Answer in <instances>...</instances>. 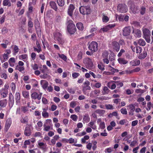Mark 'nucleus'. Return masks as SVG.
<instances>
[{"label":"nucleus","instance_id":"nucleus-1","mask_svg":"<svg viewBox=\"0 0 153 153\" xmlns=\"http://www.w3.org/2000/svg\"><path fill=\"white\" fill-rule=\"evenodd\" d=\"M67 30L68 32L71 34H73L75 32L76 28L73 22L71 20L68 21Z\"/></svg>","mask_w":153,"mask_h":153},{"label":"nucleus","instance_id":"nucleus-2","mask_svg":"<svg viewBox=\"0 0 153 153\" xmlns=\"http://www.w3.org/2000/svg\"><path fill=\"white\" fill-rule=\"evenodd\" d=\"M54 39L58 42L61 44L64 43V40L62 37V34L58 32H56L54 33Z\"/></svg>","mask_w":153,"mask_h":153},{"label":"nucleus","instance_id":"nucleus-3","mask_svg":"<svg viewBox=\"0 0 153 153\" xmlns=\"http://www.w3.org/2000/svg\"><path fill=\"white\" fill-rule=\"evenodd\" d=\"M80 13L83 14H89L90 13V7L88 6H81L79 8Z\"/></svg>","mask_w":153,"mask_h":153},{"label":"nucleus","instance_id":"nucleus-4","mask_svg":"<svg viewBox=\"0 0 153 153\" xmlns=\"http://www.w3.org/2000/svg\"><path fill=\"white\" fill-rule=\"evenodd\" d=\"M98 44L95 42L92 41L89 44L88 48L91 51L94 52L97 51L98 50Z\"/></svg>","mask_w":153,"mask_h":153},{"label":"nucleus","instance_id":"nucleus-5","mask_svg":"<svg viewBox=\"0 0 153 153\" xmlns=\"http://www.w3.org/2000/svg\"><path fill=\"white\" fill-rule=\"evenodd\" d=\"M83 63L88 69L91 68L93 66V62L91 59L89 58H86L84 59Z\"/></svg>","mask_w":153,"mask_h":153},{"label":"nucleus","instance_id":"nucleus-6","mask_svg":"<svg viewBox=\"0 0 153 153\" xmlns=\"http://www.w3.org/2000/svg\"><path fill=\"white\" fill-rule=\"evenodd\" d=\"M117 10L121 13H126L128 11V8L125 4H120L117 6Z\"/></svg>","mask_w":153,"mask_h":153},{"label":"nucleus","instance_id":"nucleus-7","mask_svg":"<svg viewBox=\"0 0 153 153\" xmlns=\"http://www.w3.org/2000/svg\"><path fill=\"white\" fill-rule=\"evenodd\" d=\"M42 95V93L38 94L36 92H34L31 94V96L32 99L35 100L37 99L38 100H40L41 98Z\"/></svg>","mask_w":153,"mask_h":153},{"label":"nucleus","instance_id":"nucleus-8","mask_svg":"<svg viewBox=\"0 0 153 153\" xmlns=\"http://www.w3.org/2000/svg\"><path fill=\"white\" fill-rule=\"evenodd\" d=\"M75 8V7L73 4H70L69 6L68 10V13L70 16H72Z\"/></svg>","mask_w":153,"mask_h":153},{"label":"nucleus","instance_id":"nucleus-9","mask_svg":"<svg viewBox=\"0 0 153 153\" xmlns=\"http://www.w3.org/2000/svg\"><path fill=\"white\" fill-rule=\"evenodd\" d=\"M123 35L124 36L129 35L131 32V28L128 26L125 27L123 30Z\"/></svg>","mask_w":153,"mask_h":153},{"label":"nucleus","instance_id":"nucleus-10","mask_svg":"<svg viewBox=\"0 0 153 153\" xmlns=\"http://www.w3.org/2000/svg\"><path fill=\"white\" fill-rule=\"evenodd\" d=\"M131 11L134 14L138 13L139 12V7L135 5H132L131 8Z\"/></svg>","mask_w":153,"mask_h":153},{"label":"nucleus","instance_id":"nucleus-11","mask_svg":"<svg viewBox=\"0 0 153 153\" xmlns=\"http://www.w3.org/2000/svg\"><path fill=\"white\" fill-rule=\"evenodd\" d=\"M112 47L116 51H118L120 50V46L119 44L116 41H114L112 43Z\"/></svg>","mask_w":153,"mask_h":153},{"label":"nucleus","instance_id":"nucleus-12","mask_svg":"<svg viewBox=\"0 0 153 153\" xmlns=\"http://www.w3.org/2000/svg\"><path fill=\"white\" fill-rule=\"evenodd\" d=\"M115 26V25L114 24H109L105 26L102 28H101V29H102L104 32H107L110 30L112 28L114 27Z\"/></svg>","mask_w":153,"mask_h":153},{"label":"nucleus","instance_id":"nucleus-13","mask_svg":"<svg viewBox=\"0 0 153 153\" xmlns=\"http://www.w3.org/2000/svg\"><path fill=\"white\" fill-rule=\"evenodd\" d=\"M11 119L10 118H8L6 121L5 125V129L6 130V131L7 130L10 128L11 124Z\"/></svg>","mask_w":153,"mask_h":153},{"label":"nucleus","instance_id":"nucleus-14","mask_svg":"<svg viewBox=\"0 0 153 153\" xmlns=\"http://www.w3.org/2000/svg\"><path fill=\"white\" fill-rule=\"evenodd\" d=\"M38 147L43 150L45 152L46 150V145L43 142H39L38 143Z\"/></svg>","mask_w":153,"mask_h":153},{"label":"nucleus","instance_id":"nucleus-15","mask_svg":"<svg viewBox=\"0 0 153 153\" xmlns=\"http://www.w3.org/2000/svg\"><path fill=\"white\" fill-rule=\"evenodd\" d=\"M31 133V130L29 127H25L24 131V134L27 136H30Z\"/></svg>","mask_w":153,"mask_h":153},{"label":"nucleus","instance_id":"nucleus-16","mask_svg":"<svg viewBox=\"0 0 153 153\" xmlns=\"http://www.w3.org/2000/svg\"><path fill=\"white\" fill-rule=\"evenodd\" d=\"M14 103V97L13 95L9 96V105L10 108H12Z\"/></svg>","mask_w":153,"mask_h":153},{"label":"nucleus","instance_id":"nucleus-17","mask_svg":"<svg viewBox=\"0 0 153 153\" xmlns=\"http://www.w3.org/2000/svg\"><path fill=\"white\" fill-rule=\"evenodd\" d=\"M40 84L44 89H46L48 85V82L44 80H42L41 81Z\"/></svg>","mask_w":153,"mask_h":153},{"label":"nucleus","instance_id":"nucleus-18","mask_svg":"<svg viewBox=\"0 0 153 153\" xmlns=\"http://www.w3.org/2000/svg\"><path fill=\"white\" fill-rule=\"evenodd\" d=\"M50 5L51 7L55 10L57 11L58 10V8L55 2L53 1H51L50 2Z\"/></svg>","mask_w":153,"mask_h":153},{"label":"nucleus","instance_id":"nucleus-19","mask_svg":"<svg viewBox=\"0 0 153 153\" xmlns=\"http://www.w3.org/2000/svg\"><path fill=\"white\" fill-rule=\"evenodd\" d=\"M41 72L43 74H47L49 71L48 68L45 65H43L42 68L41 69Z\"/></svg>","mask_w":153,"mask_h":153},{"label":"nucleus","instance_id":"nucleus-20","mask_svg":"<svg viewBox=\"0 0 153 153\" xmlns=\"http://www.w3.org/2000/svg\"><path fill=\"white\" fill-rule=\"evenodd\" d=\"M90 120V117L89 115L86 114L83 115V122H85L86 123L88 122Z\"/></svg>","mask_w":153,"mask_h":153},{"label":"nucleus","instance_id":"nucleus-21","mask_svg":"<svg viewBox=\"0 0 153 153\" xmlns=\"http://www.w3.org/2000/svg\"><path fill=\"white\" fill-rule=\"evenodd\" d=\"M15 99L17 103H19L20 102V95L19 93L16 92L15 94Z\"/></svg>","mask_w":153,"mask_h":153},{"label":"nucleus","instance_id":"nucleus-22","mask_svg":"<svg viewBox=\"0 0 153 153\" xmlns=\"http://www.w3.org/2000/svg\"><path fill=\"white\" fill-rule=\"evenodd\" d=\"M143 32L144 36H150V32L148 29L146 28L143 29Z\"/></svg>","mask_w":153,"mask_h":153},{"label":"nucleus","instance_id":"nucleus-23","mask_svg":"<svg viewBox=\"0 0 153 153\" xmlns=\"http://www.w3.org/2000/svg\"><path fill=\"white\" fill-rule=\"evenodd\" d=\"M76 26L78 29L82 31L84 29L83 24L81 22H79L76 24Z\"/></svg>","mask_w":153,"mask_h":153},{"label":"nucleus","instance_id":"nucleus-24","mask_svg":"<svg viewBox=\"0 0 153 153\" xmlns=\"http://www.w3.org/2000/svg\"><path fill=\"white\" fill-rule=\"evenodd\" d=\"M119 63L122 65H125L127 64L128 62L123 58H120L118 59Z\"/></svg>","mask_w":153,"mask_h":153},{"label":"nucleus","instance_id":"nucleus-25","mask_svg":"<svg viewBox=\"0 0 153 153\" xmlns=\"http://www.w3.org/2000/svg\"><path fill=\"white\" fill-rule=\"evenodd\" d=\"M23 96L26 98L29 99V93L28 91H24L22 92Z\"/></svg>","mask_w":153,"mask_h":153},{"label":"nucleus","instance_id":"nucleus-26","mask_svg":"<svg viewBox=\"0 0 153 153\" xmlns=\"http://www.w3.org/2000/svg\"><path fill=\"white\" fill-rule=\"evenodd\" d=\"M102 90L103 91H102V93L103 95L108 94L110 91V90L106 86L104 87Z\"/></svg>","mask_w":153,"mask_h":153},{"label":"nucleus","instance_id":"nucleus-27","mask_svg":"<svg viewBox=\"0 0 153 153\" xmlns=\"http://www.w3.org/2000/svg\"><path fill=\"white\" fill-rule=\"evenodd\" d=\"M7 103V100H0V106L1 107H5Z\"/></svg>","mask_w":153,"mask_h":153},{"label":"nucleus","instance_id":"nucleus-28","mask_svg":"<svg viewBox=\"0 0 153 153\" xmlns=\"http://www.w3.org/2000/svg\"><path fill=\"white\" fill-rule=\"evenodd\" d=\"M50 126H53V125L52 123V120L50 119H48L45 121L43 125Z\"/></svg>","mask_w":153,"mask_h":153},{"label":"nucleus","instance_id":"nucleus-29","mask_svg":"<svg viewBox=\"0 0 153 153\" xmlns=\"http://www.w3.org/2000/svg\"><path fill=\"white\" fill-rule=\"evenodd\" d=\"M50 126H53V125L52 123V120L50 119H48L45 121L43 125Z\"/></svg>","mask_w":153,"mask_h":153},{"label":"nucleus","instance_id":"nucleus-30","mask_svg":"<svg viewBox=\"0 0 153 153\" xmlns=\"http://www.w3.org/2000/svg\"><path fill=\"white\" fill-rule=\"evenodd\" d=\"M147 53L146 51H143V53H141L139 56L138 58L140 59H144L147 56Z\"/></svg>","mask_w":153,"mask_h":153},{"label":"nucleus","instance_id":"nucleus-31","mask_svg":"<svg viewBox=\"0 0 153 153\" xmlns=\"http://www.w3.org/2000/svg\"><path fill=\"white\" fill-rule=\"evenodd\" d=\"M20 121L21 123H27L28 121L27 117L25 116L24 117H21Z\"/></svg>","mask_w":153,"mask_h":153},{"label":"nucleus","instance_id":"nucleus-32","mask_svg":"<svg viewBox=\"0 0 153 153\" xmlns=\"http://www.w3.org/2000/svg\"><path fill=\"white\" fill-rule=\"evenodd\" d=\"M139 11L141 15H143L146 13V8L144 6H142L140 7Z\"/></svg>","mask_w":153,"mask_h":153},{"label":"nucleus","instance_id":"nucleus-33","mask_svg":"<svg viewBox=\"0 0 153 153\" xmlns=\"http://www.w3.org/2000/svg\"><path fill=\"white\" fill-rule=\"evenodd\" d=\"M44 128L43 130L45 131H48L50 130H52L53 129V126H46L45 125H43Z\"/></svg>","mask_w":153,"mask_h":153},{"label":"nucleus","instance_id":"nucleus-34","mask_svg":"<svg viewBox=\"0 0 153 153\" xmlns=\"http://www.w3.org/2000/svg\"><path fill=\"white\" fill-rule=\"evenodd\" d=\"M95 122L94 121H91L88 124V126L91 127L92 129H95L97 128L96 126L94 124Z\"/></svg>","mask_w":153,"mask_h":153},{"label":"nucleus","instance_id":"nucleus-35","mask_svg":"<svg viewBox=\"0 0 153 153\" xmlns=\"http://www.w3.org/2000/svg\"><path fill=\"white\" fill-rule=\"evenodd\" d=\"M134 57V54L131 52L128 53L126 55V57L128 59H132Z\"/></svg>","mask_w":153,"mask_h":153},{"label":"nucleus","instance_id":"nucleus-36","mask_svg":"<svg viewBox=\"0 0 153 153\" xmlns=\"http://www.w3.org/2000/svg\"><path fill=\"white\" fill-rule=\"evenodd\" d=\"M90 137L88 135H85L83 138H82L81 139V143H86V140L89 139Z\"/></svg>","mask_w":153,"mask_h":153},{"label":"nucleus","instance_id":"nucleus-37","mask_svg":"<svg viewBox=\"0 0 153 153\" xmlns=\"http://www.w3.org/2000/svg\"><path fill=\"white\" fill-rule=\"evenodd\" d=\"M3 4L4 6L8 5L9 7H10L11 5V3L9 0H4Z\"/></svg>","mask_w":153,"mask_h":153},{"label":"nucleus","instance_id":"nucleus-38","mask_svg":"<svg viewBox=\"0 0 153 153\" xmlns=\"http://www.w3.org/2000/svg\"><path fill=\"white\" fill-rule=\"evenodd\" d=\"M134 34L137 37H140L141 36V31L137 29L135 30L134 31Z\"/></svg>","mask_w":153,"mask_h":153},{"label":"nucleus","instance_id":"nucleus-39","mask_svg":"<svg viewBox=\"0 0 153 153\" xmlns=\"http://www.w3.org/2000/svg\"><path fill=\"white\" fill-rule=\"evenodd\" d=\"M57 4L59 6L63 7L65 5V0H57Z\"/></svg>","mask_w":153,"mask_h":153},{"label":"nucleus","instance_id":"nucleus-40","mask_svg":"<svg viewBox=\"0 0 153 153\" xmlns=\"http://www.w3.org/2000/svg\"><path fill=\"white\" fill-rule=\"evenodd\" d=\"M138 44L142 46H144L145 45L146 42L144 40L142 39H140L138 41Z\"/></svg>","mask_w":153,"mask_h":153},{"label":"nucleus","instance_id":"nucleus-41","mask_svg":"<svg viewBox=\"0 0 153 153\" xmlns=\"http://www.w3.org/2000/svg\"><path fill=\"white\" fill-rule=\"evenodd\" d=\"M16 69L18 70L20 72H22L24 71L25 68L23 66L20 67L19 65H17L16 67Z\"/></svg>","mask_w":153,"mask_h":153},{"label":"nucleus","instance_id":"nucleus-42","mask_svg":"<svg viewBox=\"0 0 153 153\" xmlns=\"http://www.w3.org/2000/svg\"><path fill=\"white\" fill-rule=\"evenodd\" d=\"M70 118L73 121H74L75 122H76L77 120L78 117L76 115L74 114H73L71 115L70 116Z\"/></svg>","mask_w":153,"mask_h":153},{"label":"nucleus","instance_id":"nucleus-43","mask_svg":"<svg viewBox=\"0 0 153 153\" xmlns=\"http://www.w3.org/2000/svg\"><path fill=\"white\" fill-rule=\"evenodd\" d=\"M91 87L88 85L87 86H85L83 87L82 91L84 93H85L87 90H90Z\"/></svg>","mask_w":153,"mask_h":153},{"label":"nucleus","instance_id":"nucleus-44","mask_svg":"<svg viewBox=\"0 0 153 153\" xmlns=\"http://www.w3.org/2000/svg\"><path fill=\"white\" fill-rule=\"evenodd\" d=\"M21 110L23 113H25L28 111V108L26 106H22L21 107Z\"/></svg>","mask_w":153,"mask_h":153},{"label":"nucleus","instance_id":"nucleus-45","mask_svg":"<svg viewBox=\"0 0 153 153\" xmlns=\"http://www.w3.org/2000/svg\"><path fill=\"white\" fill-rule=\"evenodd\" d=\"M128 107H129L131 111H134L135 109V107L133 104L129 105Z\"/></svg>","mask_w":153,"mask_h":153},{"label":"nucleus","instance_id":"nucleus-46","mask_svg":"<svg viewBox=\"0 0 153 153\" xmlns=\"http://www.w3.org/2000/svg\"><path fill=\"white\" fill-rule=\"evenodd\" d=\"M145 91V90H143L140 89H136L135 91V92L137 94L140 93L142 94Z\"/></svg>","mask_w":153,"mask_h":153},{"label":"nucleus","instance_id":"nucleus-47","mask_svg":"<svg viewBox=\"0 0 153 153\" xmlns=\"http://www.w3.org/2000/svg\"><path fill=\"white\" fill-rule=\"evenodd\" d=\"M7 91L5 90H4V91L1 94V95L2 96V98H4L7 96Z\"/></svg>","mask_w":153,"mask_h":153},{"label":"nucleus","instance_id":"nucleus-48","mask_svg":"<svg viewBox=\"0 0 153 153\" xmlns=\"http://www.w3.org/2000/svg\"><path fill=\"white\" fill-rule=\"evenodd\" d=\"M100 90H94V91H91V93L90 94V95L91 97V96H92L91 94H93V93H94V94L95 95H96V94H100Z\"/></svg>","mask_w":153,"mask_h":153},{"label":"nucleus","instance_id":"nucleus-49","mask_svg":"<svg viewBox=\"0 0 153 153\" xmlns=\"http://www.w3.org/2000/svg\"><path fill=\"white\" fill-rule=\"evenodd\" d=\"M121 113L123 114L126 115L127 114V111L125 108H122L120 109Z\"/></svg>","mask_w":153,"mask_h":153},{"label":"nucleus","instance_id":"nucleus-50","mask_svg":"<svg viewBox=\"0 0 153 153\" xmlns=\"http://www.w3.org/2000/svg\"><path fill=\"white\" fill-rule=\"evenodd\" d=\"M102 21L104 22H107L109 21V18L107 16L103 15L102 17Z\"/></svg>","mask_w":153,"mask_h":153},{"label":"nucleus","instance_id":"nucleus-51","mask_svg":"<svg viewBox=\"0 0 153 153\" xmlns=\"http://www.w3.org/2000/svg\"><path fill=\"white\" fill-rule=\"evenodd\" d=\"M42 116L45 118H48L49 116V114L47 112H42Z\"/></svg>","mask_w":153,"mask_h":153},{"label":"nucleus","instance_id":"nucleus-52","mask_svg":"<svg viewBox=\"0 0 153 153\" xmlns=\"http://www.w3.org/2000/svg\"><path fill=\"white\" fill-rule=\"evenodd\" d=\"M140 70V68L139 67H137L136 68L133 69L131 71H130V73H131L132 72H137L139 71Z\"/></svg>","mask_w":153,"mask_h":153},{"label":"nucleus","instance_id":"nucleus-53","mask_svg":"<svg viewBox=\"0 0 153 153\" xmlns=\"http://www.w3.org/2000/svg\"><path fill=\"white\" fill-rule=\"evenodd\" d=\"M36 30L37 34L38 35H41V28L40 27H35Z\"/></svg>","mask_w":153,"mask_h":153},{"label":"nucleus","instance_id":"nucleus-54","mask_svg":"<svg viewBox=\"0 0 153 153\" xmlns=\"http://www.w3.org/2000/svg\"><path fill=\"white\" fill-rule=\"evenodd\" d=\"M142 51V49L140 47H136V52L137 53H140Z\"/></svg>","mask_w":153,"mask_h":153},{"label":"nucleus","instance_id":"nucleus-55","mask_svg":"<svg viewBox=\"0 0 153 153\" xmlns=\"http://www.w3.org/2000/svg\"><path fill=\"white\" fill-rule=\"evenodd\" d=\"M79 73L75 72L72 74V76L74 78H76L79 76Z\"/></svg>","mask_w":153,"mask_h":153},{"label":"nucleus","instance_id":"nucleus-56","mask_svg":"<svg viewBox=\"0 0 153 153\" xmlns=\"http://www.w3.org/2000/svg\"><path fill=\"white\" fill-rule=\"evenodd\" d=\"M115 82L117 83V88H120L123 86V84L122 82Z\"/></svg>","mask_w":153,"mask_h":153},{"label":"nucleus","instance_id":"nucleus-57","mask_svg":"<svg viewBox=\"0 0 153 153\" xmlns=\"http://www.w3.org/2000/svg\"><path fill=\"white\" fill-rule=\"evenodd\" d=\"M68 91L71 94H74L75 93V91L72 88H69L68 89Z\"/></svg>","mask_w":153,"mask_h":153},{"label":"nucleus","instance_id":"nucleus-58","mask_svg":"<svg viewBox=\"0 0 153 153\" xmlns=\"http://www.w3.org/2000/svg\"><path fill=\"white\" fill-rule=\"evenodd\" d=\"M108 53L107 51H105L103 52L102 54V57L104 58H108Z\"/></svg>","mask_w":153,"mask_h":153},{"label":"nucleus","instance_id":"nucleus-59","mask_svg":"<svg viewBox=\"0 0 153 153\" xmlns=\"http://www.w3.org/2000/svg\"><path fill=\"white\" fill-rule=\"evenodd\" d=\"M34 24L35 27H40V24L38 20H35V21Z\"/></svg>","mask_w":153,"mask_h":153},{"label":"nucleus","instance_id":"nucleus-60","mask_svg":"<svg viewBox=\"0 0 153 153\" xmlns=\"http://www.w3.org/2000/svg\"><path fill=\"white\" fill-rule=\"evenodd\" d=\"M14 53H16L18 52L19 48L17 46L15 45L13 49Z\"/></svg>","mask_w":153,"mask_h":153},{"label":"nucleus","instance_id":"nucleus-61","mask_svg":"<svg viewBox=\"0 0 153 153\" xmlns=\"http://www.w3.org/2000/svg\"><path fill=\"white\" fill-rule=\"evenodd\" d=\"M59 56L61 59L65 61H66L67 59L66 56L63 54H59Z\"/></svg>","mask_w":153,"mask_h":153},{"label":"nucleus","instance_id":"nucleus-62","mask_svg":"<svg viewBox=\"0 0 153 153\" xmlns=\"http://www.w3.org/2000/svg\"><path fill=\"white\" fill-rule=\"evenodd\" d=\"M100 127L102 129H104L105 128V123L104 122H101L100 125Z\"/></svg>","mask_w":153,"mask_h":153},{"label":"nucleus","instance_id":"nucleus-63","mask_svg":"<svg viewBox=\"0 0 153 153\" xmlns=\"http://www.w3.org/2000/svg\"><path fill=\"white\" fill-rule=\"evenodd\" d=\"M150 36H144V38L146 41V42L148 43H150Z\"/></svg>","mask_w":153,"mask_h":153},{"label":"nucleus","instance_id":"nucleus-64","mask_svg":"<svg viewBox=\"0 0 153 153\" xmlns=\"http://www.w3.org/2000/svg\"><path fill=\"white\" fill-rule=\"evenodd\" d=\"M33 22L30 20L28 23V26L29 28H32L33 27Z\"/></svg>","mask_w":153,"mask_h":153}]
</instances>
